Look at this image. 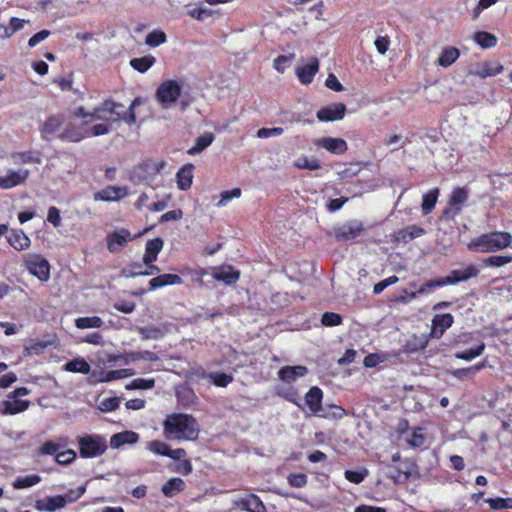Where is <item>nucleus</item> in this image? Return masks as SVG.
I'll use <instances>...</instances> for the list:
<instances>
[{
    "label": "nucleus",
    "instance_id": "f257e3e1",
    "mask_svg": "<svg viewBox=\"0 0 512 512\" xmlns=\"http://www.w3.org/2000/svg\"><path fill=\"white\" fill-rule=\"evenodd\" d=\"M163 428L167 439L194 440L199 434L196 419L188 414L173 413L168 415L163 422Z\"/></svg>",
    "mask_w": 512,
    "mask_h": 512
},
{
    "label": "nucleus",
    "instance_id": "f03ea898",
    "mask_svg": "<svg viewBox=\"0 0 512 512\" xmlns=\"http://www.w3.org/2000/svg\"><path fill=\"white\" fill-rule=\"evenodd\" d=\"M77 114L84 118L90 117V120H103L107 122H119L122 120L128 125H133L136 122V116L132 107L124 111L122 104L113 101H105L102 105L96 107L93 112H87L83 107H80Z\"/></svg>",
    "mask_w": 512,
    "mask_h": 512
},
{
    "label": "nucleus",
    "instance_id": "7ed1b4c3",
    "mask_svg": "<svg viewBox=\"0 0 512 512\" xmlns=\"http://www.w3.org/2000/svg\"><path fill=\"white\" fill-rule=\"evenodd\" d=\"M512 243V235L508 232L495 231L482 234L468 243L467 247L470 251L479 253L496 252L510 246Z\"/></svg>",
    "mask_w": 512,
    "mask_h": 512
},
{
    "label": "nucleus",
    "instance_id": "20e7f679",
    "mask_svg": "<svg viewBox=\"0 0 512 512\" xmlns=\"http://www.w3.org/2000/svg\"><path fill=\"white\" fill-rule=\"evenodd\" d=\"M86 491L85 486H79L75 490H70L65 495L49 496L44 499H39L35 502L36 510L40 512H54L62 509L68 503H73L78 500Z\"/></svg>",
    "mask_w": 512,
    "mask_h": 512
},
{
    "label": "nucleus",
    "instance_id": "39448f33",
    "mask_svg": "<svg viewBox=\"0 0 512 512\" xmlns=\"http://www.w3.org/2000/svg\"><path fill=\"white\" fill-rule=\"evenodd\" d=\"M479 270L472 265L467 266L464 269L452 270L446 277L438 280H431L419 288V293H426L427 290L452 285L458 282L467 281L478 275Z\"/></svg>",
    "mask_w": 512,
    "mask_h": 512
},
{
    "label": "nucleus",
    "instance_id": "423d86ee",
    "mask_svg": "<svg viewBox=\"0 0 512 512\" xmlns=\"http://www.w3.org/2000/svg\"><path fill=\"white\" fill-rule=\"evenodd\" d=\"M78 107L74 111V115L76 117H80L83 119V122L81 125H76L73 121L71 116L65 115V124L63 128V132L60 134V140L61 141H67V142H79L84 138H87V133H85V126L93 122L94 120H90V117H82L78 115Z\"/></svg>",
    "mask_w": 512,
    "mask_h": 512
},
{
    "label": "nucleus",
    "instance_id": "0eeeda50",
    "mask_svg": "<svg viewBox=\"0 0 512 512\" xmlns=\"http://www.w3.org/2000/svg\"><path fill=\"white\" fill-rule=\"evenodd\" d=\"M182 85L177 80H165L156 90V99L163 108H169L181 95Z\"/></svg>",
    "mask_w": 512,
    "mask_h": 512
},
{
    "label": "nucleus",
    "instance_id": "6e6552de",
    "mask_svg": "<svg viewBox=\"0 0 512 512\" xmlns=\"http://www.w3.org/2000/svg\"><path fill=\"white\" fill-rule=\"evenodd\" d=\"M79 446L83 457H97L102 455L107 449L105 438L99 435L81 437Z\"/></svg>",
    "mask_w": 512,
    "mask_h": 512
},
{
    "label": "nucleus",
    "instance_id": "1a4fd4ad",
    "mask_svg": "<svg viewBox=\"0 0 512 512\" xmlns=\"http://www.w3.org/2000/svg\"><path fill=\"white\" fill-rule=\"evenodd\" d=\"M64 124L65 115H51L40 127L42 138L45 140H51L52 138L60 139V134L63 132Z\"/></svg>",
    "mask_w": 512,
    "mask_h": 512
},
{
    "label": "nucleus",
    "instance_id": "9d476101",
    "mask_svg": "<svg viewBox=\"0 0 512 512\" xmlns=\"http://www.w3.org/2000/svg\"><path fill=\"white\" fill-rule=\"evenodd\" d=\"M30 176V171L25 168L8 169L4 175H0V188L9 190L24 185Z\"/></svg>",
    "mask_w": 512,
    "mask_h": 512
},
{
    "label": "nucleus",
    "instance_id": "9b49d317",
    "mask_svg": "<svg viewBox=\"0 0 512 512\" xmlns=\"http://www.w3.org/2000/svg\"><path fill=\"white\" fill-rule=\"evenodd\" d=\"M363 231V224L359 220L348 221L334 229L338 241H349L357 238Z\"/></svg>",
    "mask_w": 512,
    "mask_h": 512
},
{
    "label": "nucleus",
    "instance_id": "f8f14e48",
    "mask_svg": "<svg viewBox=\"0 0 512 512\" xmlns=\"http://www.w3.org/2000/svg\"><path fill=\"white\" fill-rule=\"evenodd\" d=\"M346 106L343 103H332L317 111V118L321 122L342 120L345 116Z\"/></svg>",
    "mask_w": 512,
    "mask_h": 512
},
{
    "label": "nucleus",
    "instance_id": "ddd939ff",
    "mask_svg": "<svg viewBox=\"0 0 512 512\" xmlns=\"http://www.w3.org/2000/svg\"><path fill=\"white\" fill-rule=\"evenodd\" d=\"M27 267L31 274L41 281H47L50 277V265L46 259L39 255L32 256L27 261Z\"/></svg>",
    "mask_w": 512,
    "mask_h": 512
},
{
    "label": "nucleus",
    "instance_id": "4468645a",
    "mask_svg": "<svg viewBox=\"0 0 512 512\" xmlns=\"http://www.w3.org/2000/svg\"><path fill=\"white\" fill-rule=\"evenodd\" d=\"M128 195V189L125 186H107L94 194L95 201H119Z\"/></svg>",
    "mask_w": 512,
    "mask_h": 512
},
{
    "label": "nucleus",
    "instance_id": "2eb2a0df",
    "mask_svg": "<svg viewBox=\"0 0 512 512\" xmlns=\"http://www.w3.org/2000/svg\"><path fill=\"white\" fill-rule=\"evenodd\" d=\"M133 238L131 233L125 229L113 232L107 237V248L110 252L117 253Z\"/></svg>",
    "mask_w": 512,
    "mask_h": 512
},
{
    "label": "nucleus",
    "instance_id": "dca6fc26",
    "mask_svg": "<svg viewBox=\"0 0 512 512\" xmlns=\"http://www.w3.org/2000/svg\"><path fill=\"white\" fill-rule=\"evenodd\" d=\"M453 321V316L450 313L435 315L432 320L431 337L441 338L444 332L452 326Z\"/></svg>",
    "mask_w": 512,
    "mask_h": 512
},
{
    "label": "nucleus",
    "instance_id": "f3484780",
    "mask_svg": "<svg viewBox=\"0 0 512 512\" xmlns=\"http://www.w3.org/2000/svg\"><path fill=\"white\" fill-rule=\"evenodd\" d=\"M236 506L247 512H266V507L261 499L255 494H249L239 498Z\"/></svg>",
    "mask_w": 512,
    "mask_h": 512
},
{
    "label": "nucleus",
    "instance_id": "a211bd4d",
    "mask_svg": "<svg viewBox=\"0 0 512 512\" xmlns=\"http://www.w3.org/2000/svg\"><path fill=\"white\" fill-rule=\"evenodd\" d=\"M316 145L333 154H343L347 151V143L342 138L323 137L317 140Z\"/></svg>",
    "mask_w": 512,
    "mask_h": 512
},
{
    "label": "nucleus",
    "instance_id": "6ab92c4d",
    "mask_svg": "<svg viewBox=\"0 0 512 512\" xmlns=\"http://www.w3.org/2000/svg\"><path fill=\"white\" fill-rule=\"evenodd\" d=\"M308 373V369L305 366H285L278 371V377L285 383H292L298 378L304 377Z\"/></svg>",
    "mask_w": 512,
    "mask_h": 512
},
{
    "label": "nucleus",
    "instance_id": "aec40b11",
    "mask_svg": "<svg viewBox=\"0 0 512 512\" xmlns=\"http://www.w3.org/2000/svg\"><path fill=\"white\" fill-rule=\"evenodd\" d=\"M323 393L318 387H312L305 395V402L311 413L319 416L323 410L321 405Z\"/></svg>",
    "mask_w": 512,
    "mask_h": 512
},
{
    "label": "nucleus",
    "instance_id": "412c9836",
    "mask_svg": "<svg viewBox=\"0 0 512 512\" xmlns=\"http://www.w3.org/2000/svg\"><path fill=\"white\" fill-rule=\"evenodd\" d=\"M164 242L161 238L148 240L145 245V253L143 255V263L150 265L157 260L158 254L163 248Z\"/></svg>",
    "mask_w": 512,
    "mask_h": 512
},
{
    "label": "nucleus",
    "instance_id": "4be33fe9",
    "mask_svg": "<svg viewBox=\"0 0 512 512\" xmlns=\"http://www.w3.org/2000/svg\"><path fill=\"white\" fill-rule=\"evenodd\" d=\"M319 69V61L316 58L310 60V62L302 67H299L296 74L302 84H310Z\"/></svg>",
    "mask_w": 512,
    "mask_h": 512
},
{
    "label": "nucleus",
    "instance_id": "5701e85b",
    "mask_svg": "<svg viewBox=\"0 0 512 512\" xmlns=\"http://www.w3.org/2000/svg\"><path fill=\"white\" fill-rule=\"evenodd\" d=\"M133 375V371L131 369H119V370H111V371H100L94 372L92 374V378L96 382H110L112 380L126 378Z\"/></svg>",
    "mask_w": 512,
    "mask_h": 512
},
{
    "label": "nucleus",
    "instance_id": "b1692460",
    "mask_svg": "<svg viewBox=\"0 0 512 512\" xmlns=\"http://www.w3.org/2000/svg\"><path fill=\"white\" fill-rule=\"evenodd\" d=\"M212 275L216 280L223 281L228 285L235 283L240 277L239 272L233 269L231 266L213 268Z\"/></svg>",
    "mask_w": 512,
    "mask_h": 512
},
{
    "label": "nucleus",
    "instance_id": "393cba45",
    "mask_svg": "<svg viewBox=\"0 0 512 512\" xmlns=\"http://www.w3.org/2000/svg\"><path fill=\"white\" fill-rule=\"evenodd\" d=\"M502 70L503 67L500 64L485 62L476 66L473 70L470 71V74L479 76L480 78H487L498 75L502 72Z\"/></svg>",
    "mask_w": 512,
    "mask_h": 512
},
{
    "label": "nucleus",
    "instance_id": "a878e982",
    "mask_svg": "<svg viewBox=\"0 0 512 512\" xmlns=\"http://www.w3.org/2000/svg\"><path fill=\"white\" fill-rule=\"evenodd\" d=\"M2 405H3L2 412L4 414L14 415V414L25 411L29 406V402L25 401V400H21L19 398H14L12 396V394H9L8 399L5 400L2 403Z\"/></svg>",
    "mask_w": 512,
    "mask_h": 512
},
{
    "label": "nucleus",
    "instance_id": "bb28decb",
    "mask_svg": "<svg viewBox=\"0 0 512 512\" xmlns=\"http://www.w3.org/2000/svg\"><path fill=\"white\" fill-rule=\"evenodd\" d=\"M139 440V435L134 431H123L112 435L110 445L114 449H118L125 444H135Z\"/></svg>",
    "mask_w": 512,
    "mask_h": 512
},
{
    "label": "nucleus",
    "instance_id": "cd10ccee",
    "mask_svg": "<svg viewBox=\"0 0 512 512\" xmlns=\"http://www.w3.org/2000/svg\"><path fill=\"white\" fill-rule=\"evenodd\" d=\"M183 279L176 274H162L152 278L149 282L151 290H155L168 285H181Z\"/></svg>",
    "mask_w": 512,
    "mask_h": 512
},
{
    "label": "nucleus",
    "instance_id": "c85d7f7f",
    "mask_svg": "<svg viewBox=\"0 0 512 512\" xmlns=\"http://www.w3.org/2000/svg\"><path fill=\"white\" fill-rule=\"evenodd\" d=\"M7 240L17 251L25 250L31 244L30 238L22 230H12Z\"/></svg>",
    "mask_w": 512,
    "mask_h": 512
},
{
    "label": "nucleus",
    "instance_id": "c756f323",
    "mask_svg": "<svg viewBox=\"0 0 512 512\" xmlns=\"http://www.w3.org/2000/svg\"><path fill=\"white\" fill-rule=\"evenodd\" d=\"M186 487L184 480L178 477L169 479L161 488L164 496L172 498L182 492Z\"/></svg>",
    "mask_w": 512,
    "mask_h": 512
},
{
    "label": "nucleus",
    "instance_id": "7c9ffc66",
    "mask_svg": "<svg viewBox=\"0 0 512 512\" xmlns=\"http://www.w3.org/2000/svg\"><path fill=\"white\" fill-rule=\"evenodd\" d=\"M193 168L192 164L183 166L176 174L177 186L181 190H187L192 185L193 180Z\"/></svg>",
    "mask_w": 512,
    "mask_h": 512
},
{
    "label": "nucleus",
    "instance_id": "2f4dec72",
    "mask_svg": "<svg viewBox=\"0 0 512 512\" xmlns=\"http://www.w3.org/2000/svg\"><path fill=\"white\" fill-rule=\"evenodd\" d=\"M460 57V51L456 47H445L442 49L437 64L441 67L447 68L451 66Z\"/></svg>",
    "mask_w": 512,
    "mask_h": 512
},
{
    "label": "nucleus",
    "instance_id": "473e14b6",
    "mask_svg": "<svg viewBox=\"0 0 512 512\" xmlns=\"http://www.w3.org/2000/svg\"><path fill=\"white\" fill-rule=\"evenodd\" d=\"M199 375L207 379L209 383H212L218 387H226L233 381V377L231 375L221 372L206 373L203 369H201Z\"/></svg>",
    "mask_w": 512,
    "mask_h": 512
},
{
    "label": "nucleus",
    "instance_id": "72a5a7b5",
    "mask_svg": "<svg viewBox=\"0 0 512 512\" xmlns=\"http://www.w3.org/2000/svg\"><path fill=\"white\" fill-rule=\"evenodd\" d=\"M473 40L483 49H489L495 47L498 43V39L494 34L486 31H478L473 35Z\"/></svg>",
    "mask_w": 512,
    "mask_h": 512
},
{
    "label": "nucleus",
    "instance_id": "f704fd0d",
    "mask_svg": "<svg viewBox=\"0 0 512 512\" xmlns=\"http://www.w3.org/2000/svg\"><path fill=\"white\" fill-rule=\"evenodd\" d=\"M213 140L214 135L211 132H205L196 139L194 146H192L187 151V153L189 155L199 154L207 147H209L212 144Z\"/></svg>",
    "mask_w": 512,
    "mask_h": 512
},
{
    "label": "nucleus",
    "instance_id": "c9c22d12",
    "mask_svg": "<svg viewBox=\"0 0 512 512\" xmlns=\"http://www.w3.org/2000/svg\"><path fill=\"white\" fill-rule=\"evenodd\" d=\"M63 368L65 371L81 374H89L91 370L89 363L80 357L65 363Z\"/></svg>",
    "mask_w": 512,
    "mask_h": 512
},
{
    "label": "nucleus",
    "instance_id": "e433bc0d",
    "mask_svg": "<svg viewBox=\"0 0 512 512\" xmlns=\"http://www.w3.org/2000/svg\"><path fill=\"white\" fill-rule=\"evenodd\" d=\"M155 62L156 59L154 56L146 55L144 57L131 59L130 65L134 70L140 73H145L154 65Z\"/></svg>",
    "mask_w": 512,
    "mask_h": 512
},
{
    "label": "nucleus",
    "instance_id": "4c0bfd02",
    "mask_svg": "<svg viewBox=\"0 0 512 512\" xmlns=\"http://www.w3.org/2000/svg\"><path fill=\"white\" fill-rule=\"evenodd\" d=\"M468 199V191L465 188H455L449 199L450 206L454 207L456 211H460L461 207Z\"/></svg>",
    "mask_w": 512,
    "mask_h": 512
},
{
    "label": "nucleus",
    "instance_id": "58836bf2",
    "mask_svg": "<svg viewBox=\"0 0 512 512\" xmlns=\"http://www.w3.org/2000/svg\"><path fill=\"white\" fill-rule=\"evenodd\" d=\"M438 196H439L438 188H434L423 195L421 207H422V212L424 215H427L432 212V210L434 209V207L437 203Z\"/></svg>",
    "mask_w": 512,
    "mask_h": 512
},
{
    "label": "nucleus",
    "instance_id": "ea45409f",
    "mask_svg": "<svg viewBox=\"0 0 512 512\" xmlns=\"http://www.w3.org/2000/svg\"><path fill=\"white\" fill-rule=\"evenodd\" d=\"M425 234V230L417 225H410L398 232V239L409 242Z\"/></svg>",
    "mask_w": 512,
    "mask_h": 512
},
{
    "label": "nucleus",
    "instance_id": "a19ab883",
    "mask_svg": "<svg viewBox=\"0 0 512 512\" xmlns=\"http://www.w3.org/2000/svg\"><path fill=\"white\" fill-rule=\"evenodd\" d=\"M11 160L14 165L29 164V163L39 164L41 162L40 157L37 155H34L31 152L13 153L11 155Z\"/></svg>",
    "mask_w": 512,
    "mask_h": 512
},
{
    "label": "nucleus",
    "instance_id": "79ce46f5",
    "mask_svg": "<svg viewBox=\"0 0 512 512\" xmlns=\"http://www.w3.org/2000/svg\"><path fill=\"white\" fill-rule=\"evenodd\" d=\"M104 324L98 316L80 317L75 320V326L79 329L100 328Z\"/></svg>",
    "mask_w": 512,
    "mask_h": 512
},
{
    "label": "nucleus",
    "instance_id": "37998d69",
    "mask_svg": "<svg viewBox=\"0 0 512 512\" xmlns=\"http://www.w3.org/2000/svg\"><path fill=\"white\" fill-rule=\"evenodd\" d=\"M484 350H485V343L481 341L474 348H471V349H468V350H465V351H461V352H457L455 354V357L457 359H461V360H465V361H471V360L477 358L478 356H480L483 353Z\"/></svg>",
    "mask_w": 512,
    "mask_h": 512
},
{
    "label": "nucleus",
    "instance_id": "c03bdc74",
    "mask_svg": "<svg viewBox=\"0 0 512 512\" xmlns=\"http://www.w3.org/2000/svg\"><path fill=\"white\" fill-rule=\"evenodd\" d=\"M41 481V477L36 474L26 475L22 477H17L13 482V487L15 489H23L32 487L38 484Z\"/></svg>",
    "mask_w": 512,
    "mask_h": 512
},
{
    "label": "nucleus",
    "instance_id": "a18cd8bd",
    "mask_svg": "<svg viewBox=\"0 0 512 512\" xmlns=\"http://www.w3.org/2000/svg\"><path fill=\"white\" fill-rule=\"evenodd\" d=\"M138 360H145V361L153 362V361L158 360V356L151 351H141V352H131L124 359L126 364L129 362H134V361H138Z\"/></svg>",
    "mask_w": 512,
    "mask_h": 512
},
{
    "label": "nucleus",
    "instance_id": "49530a36",
    "mask_svg": "<svg viewBox=\"0 0 512 512\" xmlns=\"http://www.w3.org/2000/svg\"><path fill=\"white\" fill-rule=\"evenodd\" d=\"M166 41V34L160 30H154L149 32L145 38V43L150 47H158Z\"/></svg>",
    "mask_w": 512,
    "mask_h": 512
},
{
    "label": "nucleus",
    "instance_id": "de8ad7c7",
    "mask_svg": "<svg viewBox=\"0 0 512 512\" xmlns=\"http://www.w3.org/2000/svg\"><path fill=\"white\" fill-rule=\"evenodd\" d=\"M138 333L140 334L141 338L144 340L148 339H159L161 338L164 333L159 327L155 326H147V327H138L137 328Z\"/></svg>",
    "mask_w": 512,
    "mask_h": 512
},
{
    "label": "nucleus",
    "instance_id": "09e8293b",
    "mask_svg": "<svg viewBox=\"0 0 512 512\" xmlns=\"http://www.w3.org/2000/svg\"><path fill=\"white\" fill-rule=\"evenodd\" d=\"M346 412L343 408L337 405H330L328 407H324L319 417L322 418H332V419H341L345 416Z\"/></svg>",
    "mask_w": 512,
    "mask_h": 512
},
{
    "label": "nucleus",
    "instance_id": "8fccbe9b",
    "mask_svg": "<svg viewBox=\"0 0 512 512\" xmlns=\"http://www.w3.org/2000/svg\"><path fill=\"white\" fill-rule=\"evenodd\" d=\"M486 503L494 510L512 509V498H488Z\"/></svg>",
    "mask_w": 512,
    "mask_h": 512
},
{
    "label": "nucleus",
    "instance_id": "3c124183",
    "mask_svg": "<svg viewBox=\"0 0 512 512\" xmlns=\"http://www.w3.org/2000/svg\"><path fill=\"white\" fill-rule=\"evenodd\" d=\"M295 166L300 169L317 170L320 168V162L315 158L303 156L295 161Z\"/></svg>",
    "mask_w": 512,
    "mask_h": 512
},
{
    "label": "nucleus",
    "instance_id": "603ef678",
    "mask_svg": "<svg viewBox=\"0 0 512 512\" xmlns=\"http://www.w3.org/2000/svg\"><path fill=\"white\" fill-rule=\"evenodd\" d=\"M122 275L126 278H134L137 276H143L144 270L141 263H133L122 270Z\"/></svg>",
    "mask_w": 512,
    "mask_h": 512
},
{
    "label": "nucleus",
    "instance_id": "864d4df0",
    "mask_svg": "<svg viewBox=\"0 0 512 512\" xmlns=\"http://www.w3.org/2000/svg\"><path fill=\"white\" fill-rule=\"evenodd\" d=\"M512 261V256L496 255L490 256L485 260V264L493 267H502Z\"/></svg>",
    "mask_w": 512,
    "mask_h": 512
},
{
    "label": "nucleus",
    "instance_id": "5fc2aeb1",
    "mask_svg": "<svg viewBox=\"0 0 512 512\" xmlns=\"http://www.w3.org/2000/svg\"><path fill=\"white\" fill-rule=\"evenodd\" d=\"M85 133H87V137L105 135L109 133V126L105 123L95 124L92 127L87 125Z\"/></svg>",
    "mask_w": 512,
    "mask_h": 512
},
{
    "label": "nucleus",
    "instance_id": "6e6d98bb",
    "mask_svg": "<svg viewBox=\"0 0 512 512\" xmlns=\"http://www.w3.org/2000/svg\"><path fill=\"white\" fill-rule=\"evenodd\" d=\"M147 448L156 455L167 456L169 446L162 441L154 440L149 442Z\"/></svg>",
    "mask_w": 512,
    "mask_h": 512
},
{
    "label": "nucleus",
    "instance_id": "4d7b16f0",
    "mask_svg": "<svg viewBox=\"0 0 512 512\" xmlns=\"http://www.w3.org/2000/svg\"><path fill=\"white\" fill-rule=\"evenodd\" d=\"M48 344L43 341L31 342L25 346L26 355H40L47 348Z\"/></svg>",
    "mask_w": 512,
    "mask_h": 512
},
{
    "label": "nucleus",
    "instance_id": "13d9d810",
    "mask_svg": "<svg viewBox=\"0 0 512 512\" xmlns=\"http://www.w3.org/2000/svg\"><path fill=\"white\" fill-rule=\"evenodd\" d=\"M368 475V471L366 469H360L357 471L346 470L345 478L355 484L361 483L365 477Z\"/></svg>",
    "mask_w": 512,
    "mask_h": 512
},
{
    "label": "nucleus",
    "instance_id": "bf43d9fd",
    "mask_svg": "<svg viewBox=\"0 0 512 512\" xmlns=\"http://www.w3.org/2000/svg\"><path fill=\"white\" fill-rule=\"evenodd\" d=\"M241 196V190L239 188H234L232 190L223 191L220 194L221 199L217 203L218 207L225 206L230 200L234 198H239Z\"/></svg>",
    "mask_w": 512,
    "mask_h": 512
},
{
    "label": "nucleus",
    "instance_id": "052dcab7",
    "mask_svg": "<svg viewBox=\"0 0 512 512\" xmlns=\"http://www.w3.org/2000/svg\"><path fill=\"white\" fill-rule=\"evenodd\" d=\"M120 404V398L118 397H109L101 400L99 402V409L104 412H109L115 410Z\"/></svg>",
    "mask_w": 512,
    "mask_h": 512
},
{
    "label": "nucleus",
    "instance_id": "680f3d73",
    "mask_svg": "<svg viewBox=\"0 0 512 512\" xmlns=\"http://www.w3.org/2000/svg\"><path fill=\"white\" fill-rule=\"evenodd\" d=\"M342 318L339 314L334 312H326L322 315L321 323L324 326H337L341 324Z\"/></svg>",
    "mask_w": 512,
    "mask_h": 512
},
{
    "label": "nucleus",
    "instance_id": "e2e57ef3",
    "mask_svg": "<svg viewBox=\"0 0 512 512\" xmlns=\"http://www.w3.org/2000/svg\"><path fill=\"white\" fill-rule=\"evenodd\" d=\"M287 480L291 486L297 488H302L307 484V476L303 473L290 474Z\"/></svg>",
    "mask_w": 512,
    "mask_h": 512
},
{
    "label": "nucleus",
    "instance_id": "0e129e2a",
    "mask_svg": "<svg viewBox=\"0 0 512 512\" xmlns=\"http://www.w3.org/2000/svg\"><path fill=\"white\" fill-rule=\"evenodd\" d=\"M283 132H284V129L281 127L261 128L257 131V137H259V138L275 137V136L282 135Z\"/></svg>",
    "mask_w": 512,
    "mask_h": 512
},
{
    "label": "nucleus",
    "instance_id": "69168bd1",
    "mask_svg": "<svg viewBox=\"0 0 512 512\" xmlns=\"http://www.w3.org/2000/svg\"><path fill=\"white\" fill-rule=\"evenodd\" d=\"M47 221L51 223L55 228H58L61 225L60 211L57 207L51 206L48 209Z\"/></svg>",
    "mask_w": 512,
    "mask_h": 512
},
{
    "label": "nucleus",
    "instance_id": "338daca9",
    "mask_svg": "<svg viewBox=\"0 0 512 512\" xmlns=\"http://www.w3.org/2000/svg\"><path fill=\"white\" fill-rule=\"evenodd\" d=\"M291 59H292V57H291V56H284V55L278 56V57L274 60V68H275L279 73H284V71L286 70V68L288 67V65L291 63Z\"/></svg>",
    "mask_w": 512,
    "mask_h": 512
},
{
    "label": "nucleus",
    "instance_id": "774afa93",
    "mask_svg": "<svg viewBox=\"0 0 512 512\" xmlns=\"http://www.w3.org/2000/svg\"><path fill=\"white\" fill-rule=\"evenodd\" d=\"M75 456H76V454L72 450H66V451H62V452L58 451V453L56 455V461L59 464H69L75 459Z\"/></svg>",
    "mask_w": 512,
    "mask_h": 512
}]
</instances>
